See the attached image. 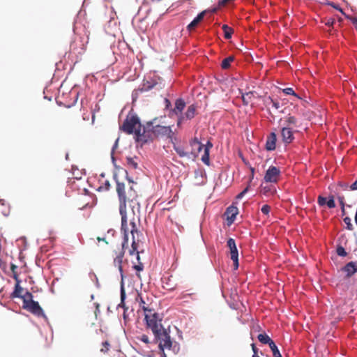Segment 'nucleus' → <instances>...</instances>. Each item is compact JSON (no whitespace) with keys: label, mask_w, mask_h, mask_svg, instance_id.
I'll list each match as a JSON object with an SVG mask.
<instances>
[{"label":"nucleus","mask_w":357,"mask_h":357,"mask_svg":"<svg viewBox=\"0 0 357 357\" xmlns=\"http://www.w3.org/2000/svg\"><path fill=\"white\" fill-rule=\"evenodd\" d=\"M234 56H229L226 58H225L221 63V68L224 70L229 68L231 66V63L234 61Z\"/></svg>","instance_id":"nucleus-26"},{"label":"nucleus","mask_w":357,"mask_h":357,"mask_svg":"<svg viewBox=\"0 0 357 357\" xmlns=\"http://www.w3.org/2000/svg\"><path fill=\"white\" fill-rule=\"evenodd\" d=\"M165 109H169L172 107L171 101L168 98H165Z\"/></svg>","instance_id":"nucleus-50"},{"label":"nucleus","mask_w":357,"mask_h":357,"mask_svg":"<svg viewBox=\"0 0 357 357\" xmlns=\"http://www.w3.org/2000/svg\"><path fill=\"white\" fill-rule=\"evenodd\" d=\"M111 160H112V164L116 163V158L114 157V153H111Z\"/></svg>","instance_id":"nucleus-64"},{"label":"nucleus","mask_w":357,"mask_h":357,"mask_svg":"<svg viewBox=\"0 0 357 357\" xmlns=\"http://www.w3.org/2000/svg\"><path fill=\"white\" fill-rule=\"evenodd\" d=\"M282 91L286 95H292V96H294L300 98L298 95L296 94L295 93V91H294V89L292 88H291V87L285 88V89H282Z\"/></svg>","instance_id":"nucleus-37"},{"label":"nucleus","mask_w":357,"mask_h":357,"mask_svg":"<svg viewBox=\"0 0 357 357\" xmlns=\"http://www.w3.org/2000/svg\"><path fill=\"white\" fill-rule=\"evenodd\" d=\"M335 23V20L333 18H329L326 22L325 24L328 27H332Z\"/></svg>","instance_id":"nucleus-47"},{"label":"nucleus","mask_w":357,"mask_h":357,"mask_svg":"<svg viewBox=\"0 0 357 357\" xmlns=\"http://www.w3.org/2000/svg\"><path fill=\"white\" fill-rule=\"evenodd\" d=\"M127 165L130 168L137 169L138 168V163L135 161L132 157H126Z\"/></svg>","instance_id":"nucleus-30"},{"label":"nucleus","mask_w":357,"mask_h":357,"mask_svg":"<svg viewBox=\"0 0 357 357\" xmlns=\"http://www.w3.org/2000/svg\"><path fill=\"white\" fill-rule=\"evenodd\" d=\"M151 130L155 137H167L171 138L173 134L171 126H163L152 124Z\"/></svg>","instance_id":"nucleus-7"},{"label":"nucleus","mask_w":357,"mask_h":357,"mask_svg":"<svg viewBox=\"0 0 357 357\" xmlns=\"http://www.w3.org/2000/svg\"><path fill=\"white\" fill-rule=\"evenodd\" d=\"M185 102L183 98H178L175 102V107L173 109H170V113L174 114L176 116H179L182 114V111L184 109L185 107Z\"/></svg>","instance_id":"nucleus-16"},{"label":"nucleus","mask_w":357,"mask_h":357,"mask_svg":"<svg viewBox=\"0 0 357 357\" xmlns=\"http://www.w3.org/2000/svg\"><path fill=\"white\" fill-rule=\"evenodd\" d=\"M252 346V351H253V354H255V352L257 353V354H258V349L256 347L255 344L254 343H252L251 344Z\"/></svg>","instance_id":"nucleus-63"},{"label":"nucleus","mask_w":357,"mask_h":357,"mask_svg":"<svg viewBox=\"0 0 357 357\" xmlns=\"http://www.w3.org/2000/svg\"><path fill=\"white\" fill-rule=\"evenodd\" d=\"M120 299H121L120 303L117 305L116 307H117V309H119V307H121L123 309V318L125 322H126L128 319V316H129L128 307L126 306V304H125L126 299L123 301V303H122L121 294H120Z\"/></svg>","instance_id":"nucleus-23"},{"label":"nucleus","mask_w":357,"mask_h":357,"mask_svg":"<svg viewBox=\"0 0 357 357\" xmlns=\"http://www.w3.org/2000/svg\"><path fill=\"white\" fill-rule=\"evenodd\" d=\"M351 190H357V179L349 186Z\"/></svg>","instance_id":"nucleus-55"},{"label":"nucleus","mask_w":357,"mask_h":357,"mask_svg":"<svg viewBox=\"0 0 357 357\" xmlns=\"http://www.w3.org/2000/svg\"><path fill=\"white\" fill-rule=\"evenodd\" d=\"M233 261L234 270L236 271L239 267L238 257H231Z\"/></svg>","instance_id":"nucleus-40"},{"label":"nucleus","mask_w":357,"mask_h":357,"mask_svg":"<svg viewBox=\"0 0 357 357\" xmlns=\"http://www.w3.org/2000/svg\"><path fill=\"white\" fill-rule=\"evenodd\" d=\"M277 136L274 132L270 133L266 138V149L267 151H274L276 148Z\"/></svg>","instance_id":"nucleus-15"},{"label":"nucleus","mask_w":357,"mask_h":357,"mask_svg":"<svg viewBox=\"0 0 357 357\" xmlns=\"http://www.w3.org/2000/svg\"><path fill=\"white\" fill-rule=\"evenodd\" d=\"M163 346H165V349L171 350L174 354H177L181 349L180 344L176 342H173L169 337H167L166 345L163 344Z\"/></svg>","instance_id":"nucleus-19"},{"label":"nucleus","mask_w":357,"mask_h":357,"mask_svg":"<svg viewBox=\"0 0 357 357\" xmlns=\"http://www.w3.org/2000/svg\"><path fill=\"white\" fill-rule=\"evenodd\" d=\"M157 84L158 83L155 79H144L142 86L139 87V91L141 93L149 91L153 89Z\"/></svg>","instance_id":"nucleus-21"},{"label":"nucleus","mask_w":357,"mask_h":357,"mask_svg":"<svg viewBox=\"0 0 357 357\" xmlns=\"http://www.w3.org/2000/svg\"><path fill=\"white\" fill-rule=\"evenodd\" d=\"M154 335V342H159L158 347L160 350H165V346L163 344L166 345V342L167 340V337L171 338V336L169 335V328H158L157 333H153Z\"/></svg>","instance_id":"nucleus-6"},{"label":"nucleus","mask_w":357,"mask_h":357,"mask_svg":"<svg viewBox=\"0 0 357 357\" xmlns=\"http://www.w3.org/2000/svg\"><path fill=\"white\" fill-rule=\"evenodd\" d=\"M132 267L138 272L142 271L144 269V265L141 261H139L138 264L134 265Z\"/></svg>","instance_id":"nucleus-42"},{"label":"nucleus","mask_w":357,"mask_h":357,"mask_svg":"<svg viewBox=\"0 0 357 357\" xmlns=\"http://www.w3.org/2000/svg\"><path fill=\"white\" fill-rule=\"evenodd\" d=\"M202 161L206 165H210V159H209V151L207 149H204V153L201 158Z\"/></svg>","instance_id":"nucleus-32"},{"label":"nucleus","mask_w":357,"mask_h":357,"mask_svg":"<svg viewBox=\"0 0 357 357\" xmlns=\"http://www.w3.org/2000/svg\"><path fill=\"white\" fill-rule=\"evenodd\" d=\"M248 190L249 186H247L242 192L237 195L236 199H241L244 197V195L248 192Z\"/></svg>","instance_id":"nucleus-41"},{"label":"nucleus","mask_w":357,"mask_h":357,"mask_svg":"<svg viewBox=\"0 0 357 357\" xmlns=\"http://www.w3.org/2000/svg\"><path fill=\"white\" fill-rule=\"evenodd\" d=\"M346 18L349 20L355 25L356 29L357 30V17L346 15Z\"/></svg>","instance_id":"nucleus-45"},{"label":"nucleus","mask_w":357,"mask_h":357,"mask_svg":"<svg viewBox=\"0 0 357 357\" xmlns=\"http://www.w3.org/2000/svg\"><path fill=\"white\" fill-rule=\"evenodd\" d=\"M144 320L147 327L152 331V333H157L158 328H163V326L161 324L162 319L157 312H154L151 316L146 314Z\"/></svg>","instance_id":"nucleus-4"},{"label":"nucleus","mask_w":357,"mask_h":357,"mask_svg":"<svg viewBox=\"0 0 357 357\" xmlns=\"http://www.w3.org/2000/svg\"><path fill=\"white\" fill-rule=\"evenodd\" d=\"M206 13V10H204L199 13L187 26L188 31H192L203 20Z\"/></svg>","instance_id":"nucleus-18"},{"label":"nucleus","mask_w":357,"mask_h":357,"mask_svg":"<svg viewBox=\"0 0 357 357\" xmlns=\"http://www.w3.org/2000/svg\"><path fill=\"white\" fill-rule=\"evenodd\" d=\"M89 276H90V278H91V280H93V278H94V279H95V280H96V286L98 288H99L100 285V284H99L98 279V278H97L96 275L94 273L91 272V273H89Z\"/></svg>","instance_id":"nucleus-43"},{"label":"nucleus","mask_w":357,"mask_h":357,"mask_svg":"<svg viewBox=\"0 0 357 357\" xmlns=\"http://www.w3.org/2000/svg\"><path fill=\"white\" fill-rule=\"evenodd\" d=\"M23 290V288L19 284H15L13 291L10 294V297L12 298H21L22 295L21 294V291Z\"/></svg>","instance_id":"nucleus-24"},{"label":"nucleus","mask_w":357,"mask_h":357,"mask_svg":"<svg viewBox=\"0 0 357 357\" xmlns=\"http://www.w3.org/2000/svg\"><path fill=\"white\" fill-rule=\"evenodd\" d=\"M238 213V209L233 204L226 208L225 215H227V225L230 226L236 220V215Z\"/></svg>","instance_id":"nucleus-11"},{"label":"nucleus","mask_w":357,"mask_h":357,"mask_svg":"<svg viewBox=\"0 0 357 357\" xmlns=\"http://www.w3.org/2000/svg\"><path fill=\"white\" fill-rule=\"evenodd\" d=\"M142 126L137 114L130 111L124 120L123 125L121 126V129L123 132L130 135L135 134L137 128H141Z\"/></svg>","instance_id":"nucleus-3"},{"label":"nucleus","mask_w":357,"mask_h":357,"mask_svg":"<svg viewBox=\"0 0 357 357\" xmlns=\"http://www.w3.org/2000/svg\"><path fill=\"white\" fill-rule=\"evenodd\" d=\"M123 242L124 244H128V234H123Z\"/></svg>","instance_id":"nucleus-57"},{"label":"nucleus","mask_w":357,"mask_h":357,"mask_svg":"<svg viewBox=\"0 0 357 357\" xmlns=\"http://www.w3.org/2000/svg\"><path fill=\"white\" fill-rule=\"evenodd\" d=\"M158 119L155 118L151 121L146 123L141 128H137L135 135V142L142 147L144 144H149L153 142V139L152 137L153 133L151 130V126L152 124H155Z\"/></svg>","instance_id":"nucleus-2"},{"label":"nucleus","mask_w":357,"mask_h":357,"mask_svg":"<svg viewBox=\"0 0 357 357\" xmlns=\"http://www.w3.org/2000/svg\"><path fill=\"white\" fill-rule=\"evenodd\" d=\"M105 188V190H109L110 188V183L109 181H105L104 185H102Z\"/></svg>","instance_id":"nucleus-58"},{"label":"nucleus","mask_w":357,"mask_h":357,"mask_svg":"<svg viewBox=\"0 0 357 357\" xmlns=\"http://www.w3.org/2000/svg\"><path fill=\"white\" fill-rule=\"evenodd\" d=\"M173 148L174 150L176 152V153L181 158L186 157L188 158H191V157H197L196 153H194L193 151L187 152L181 146L174 144Z\"/></svg>","instance_id":"nucleus-17"},{"label":"nucleus","mask_w":357,"mask_h":357,"mask_svg":"<svg viewBox=\"0 0 357 357\" xmlns=\"http://www.w3.org/2000/svg\"><path fill=\"white\" fill-rule=\"evenodd\" d=\"M122 261L123 259L121 258V257H116L114 263L115 266H118V269L120 272L121 275V282H120V287H121V299H122V303H123V301L126 298V293L125 290V284H124V274L123 271V267H122Z\"/></svg>","instance_id":"nucleus-9"},{"label":"nucleus","mask_w":357,"mask_h":357,"mask_svg":"<svg viewBox=\"0 0 357 357\" xmlns=\"http://www.w3.org/2000/svg\"><path fill=\"white\" fill-rule=\"evenodd\" d=\"M119 139L117 138L114 142V144H113L112 146V150H111V153H114L115 151V149L118 147V144H119Z\"/></svg>","instance_id":"nucleus-53"},{"label":"nucleus","mask_w":357,"mask_h":357,"mask_svg":"<svg viewBox=\"0 0 357 357\" xmlns=\"http://www.w3.org/2000/svg\"><path fill=\"white\" fill-rule=\"evenodd\" d=\"M317 203L319 206H324L326 205L329 208H334L335 207V199L333 195L328 197L326 199L325 197L319 195L317 198Z\"/></svg>","instance_id":"nucleus-13"},{"label":"nucleus","mask_w":357,"mask_h":357,"mask_svg":"<svg viewBox=\"0 0 357 357\" xmlns=\"http://www.w3.org/2000/svg\"><path fill=\"white\" fill-rule=\"evenodd\" d=\"M13 279L15 280L16 283L15 284H20L21 283V280L18 277V275L17 274V273H14V274H13Z\"/></svg>","instance_id":"nucleus-51"},{"label":"nucleus","mask_w":357,"mask_h":357,"mask_svg":"<svg viewBox=\"0 0 357 357\" xmlns=\"http://www.w3.org/2000/svg\"><path fill=\"white\" fill-rule=\"evenodd\" d=\"M344 222L346 224L347 227V229L349 230V231H352L354 229V226L351 223V220L349 217H345L344 218Z\"/></svg>","instance_id":"nucleus-36"},{"label":"nucleus","mask_w":357,"mask_h":357,"mask_svg":"<svg viewBox=\"0 0 357 357\" xmlns=\"http://www.w3.org/2000/svg\"><path fill=\"white\" fill-rule=\"evenodd\" d=\"M130 225L132 226L131 234L132 236H134L135 232H137V233L138 232V230H137V226H136V223L135 222V221H131Z\"/></svg>","instance_id":"nucleus-46"},{"label":"nucleus","mask_w":357,"mask_h":357,"mask_svg":"<svg viewBox=\"0 0 357 357\" xmlns=\"http://www.w3.org/2000/svg\"><path fill=\"white\" fill-rule=\"evenodd\" d=\"M266 104H272L273 107L276 109H278L280 107V104L278 100H274L271 96H268L266 100Z\"/></svg>","instance_id":"nucleus-31"},{"label":"nucleus","mask_w":357,"mask_h":357,"mask_svg":"<svg viewBox=\"0 0 357 357\" xmlns=\"http://www.w3.org/2000/svg\"><path fill=\"white\" fill-rule=\"evenodd\" d=\"M113 165L116 170H119V171L122 170L123 172V170L125 169H123L122 167H121L119 165H116V163L113 164Z\"/></svg>","instance_id":"nucleus-62"},{"label":"nucleus","mask_w":357,"mask_h":357,"mask_svg":"<svg viewBox=\"0 0 357 357\" xmlns=\"http://www.w3.org/2000/svg\"><path fill=\"white\" fill-rule=\"evenodd\" d=\"M123 172L125 173L126 174V178L127 179V181L129 182V183H133V179L132 178L128 176V172L126 169H124L123 170Z\"/></svg>","instance_id":"nucleus-54"},{"label":"nucleus","mask_w":357,"mask_h":357,"mask_svg":"<svg viewBox=\"0 0 357 357\" xmlns=\"http://www.w3.org/2000/svg\"><path fill=\"white\" fill-rule=\"evenodd\" d=\"M336 253L340 257H346L347 255V252L345 250L344 248L340 245H338L336 248Z\"/></svg>","instance_id":"nucleus-34"},{"label":"nucleus","mask_w":357,"mask_h":357,"mask_svg":"<svg viewBox=\"0 0 357 357\" xmlns=\"http://www.w3.org/2000/svg\"><path fill=\"white\" fill-rule=\"evenodd\" d=\"M222 29L224 31V36L226 39H230L233 34L232 28L229 27L227 24H223Z\"/></svg>","instance_id":"nucleus-27"},{"label":"nucleus","mask_w":357,"mask_h":357,"mask_svg":"<svg viewBox=\"0 0 357 357\" xmlns=\"http://www.w3.org/2000/svg\"><path fill=\"white\" fill-rule=\"evenodd\" d=\"M204 146V149H207L209 151L211 147H213V144L211 142L208 141L206 144L205 146Z\"/></svg>","instance_id":"nucleus-59"},{"label":"nucleus","mask_w":357,"mask_h":357,"mask_svg":"<svg viewBox=\"0 0 357 357\" xmlns=\"http://www.w3.org/2000/svg\"><path fill=\"white\" fill-rule=\"evenodd\" d=\"M23 308L27 310L29 312L38 317H43L45 319H47L45 314L44 313L43 308L40 307L38 301H29L28 303V301H24Z\"/></svg>","instance_id":"nucleus-5"},{"label":"nucleus","mask_w":357,"mask_h":357,"mask_svg":"<svg viewBox=\"0 0 357 357\" xmlns=\"http://www.w3.org/2000/svg\"><path fill=\"white\" fill-rule=\"evenodd\" d=\"M102 346L106 348L105 350L103 349H101L102 352H106L107 350H109V343L107 341H105L102 342Z\"/></svg>","instance_id":"nucleus-52"},{"label":"nucleus","mask_w":357,"mask_h":357,"mask_svg":"<svg viewBox=\"0 0 357 357\" xmlns=\"http://www.w3.org/2000/svg\"><path fill=\"white\" fill-rule=\"evenodd\" d=\"M328 5L331 6V7L334 8L335 9L339 10L341 12L342 15H344L346 17V13L343 11V10L340 7L339 5L335 3L334 2H328Z\"/></svg>","instance_id":"nucleus-38"},{"label":"nucleus","mask_w":357,"mask_h":357,"mask_svg":"<svg viewBox=\"0 0 357 357\" xmlns=\"http://www.w3.org/2000/svg\"><path fill=\"white\" fill-rule=\"evenodd\" d=\"M281 135L282 141L284 144H290L294 139V132L291 128L289 127H284L281 130Z\"/></svg>","instance_id":"nucleus-14"},{"label":"nucleus","mask_w":357,"mask_h":357,"mask_svg":"<svg viewBox=\"0 0 357 357\" xmlns=\"http://www.w3.org/2000/svg\"><path fill=\"white\" fill-rule=\"evenodd\" d=\"M254 91H249L247 93H241V99L243 101V104L245 106H248L250 103V100L253 96Z\"/></svg>","instance_id":"nucleus-25"},{"label":"nucleus","mask_w":357,"mask_h":357,"mask_svg":"<svg viewBox=\"0 0 357 357\" xmlns=\"http://www.w3.org/2000/svg\"><path fill=\"white\" fill-rule=\"evenodd\" d=\"M189 144L190 146L192 147L191 151H193L194 153H196L195 151L197 150V148L200 146V145L202 144L201 142L197 137L192 139L190 141Z\"/></svg>","instance_id":"nucleus-28"},{"label":"nucleus","mask_w":357,"mask_h":357,"mask_svg":"<svg viewBox=\"0 0 357 357\" xmlns=\"http://www.w3.org/2000/svg\"><path fill=\"white\" fill-rule=\"evenodd\" d=\"M337 199H338V202H339V204L340 205L341 207H345V203H344V198L343 196H339L337 197Z\"/></svg>","instance_id":"nucleus-48"},{"label":"nucleus","mask_w":357,"mask_h":357,"mask_svg":"<svg viewBox=\"0 0 357 357\" xmlns=\"http://www.w3.org/2000/svg\"><path fill=\"white\" fill-rule=\"evenodd\" d=\"M139 340L146 344H149L150 342L149 337L146 335H142Z\"/></svg>","instance_id":"nucleus-49"},{"label":"nucleus","mask_w":357,"mask_h":357,"mask_svg":"<svg viewBox=\"0 0 357 357\" xmlns=\"http://www.w3.org/2000/svg\"><path fill=\"white\" fill-rule=\"evenodd\" d=\"M280 173L278 167L271 165L266 171L264 180L266 183H277Z\"/></svg>","instance_id":"nucleus-8"},{"label":"nucleus","mask_w":357,"mask_h":357,"mask_svg":"<svg viewBox=\"0 0 357 357\" xmlns=\"http://www.w3.org/2000/svg\"><path fill=\"white\" fill-rule=\"evenodd\" d=\"M195 110L196 107L195 105H190L188 106L187 111L185 112L184 114H181V116H178V121H177V126H180V125L185 121V120H190L192 118H194L195 114Z\"/></svg>","instance_id":"nucleus-10"},{"label":"nucleus","mask_w":357,"mask_h":357,"mask_svg":"<svg viewBox=\"0 0 357 357\" xmlns=\"http://www.w3.org/2000/svg\"><path fill=\"white\" fill-rule=\"evenodd\" d=\"M113 178L116 183V192L119 201V213L121 216V231L122 234H128L125 184L119 181L116 172H114Z\"/></svg>","instance_id":"nucleus-1"},{"label":"nucleus","mask_w":357,"mask_h":357,"mask_svg":"<svg viewBox=\"0 0 357 357\" xmlns=\"http://www.w3.org/2000/svg\"><path fill=\"white\" fill-rule=\"evenodd\" d=\"M131 248L132 249H134L135 250H137V245L135 241V236H132V245H131Z\"/></svg>","instance_id":"nucleus-56"},{"label":"nucleus","mask_w":357,"mask_h":357,"mask_svg":"<svg viewBox=\"0 0 357 357\" xmlns=\"http://www.w3.org/2000/svg\"><path fill=\"white\" fill-rule=\"evenodd\" d=\"M139 93H141L140 91H139V88L137 89H135V90H134L132 91V98L133 101L136 100V99L137 98Z\"/></svg>","instance_id":"nucleus-44"},{"label":"nucleus","mask_w":357,"mask_h":357,"mask_svg":"<svg viewBox=\"0 0 357 357\" xmlns=\"http://www.w3.org/2000/svg\"><path fill=\"white\" fill-rule=\"evenodd\" d=\"M257 339L261 343L268 346L274 342L266 333H259Z\"/></svg>","instance_id":"nucleus-22"},{"label":"nucleus","mask_w":357,"mask_h":357,"mask_svg":"<svg viewBox=\"0 0 357 357\" xmlns=\"http://www.w3.org/2000/svg\"><path fill=\"white\" fill-rule=\"evenodd\" d=\"M288 126H294L298 127V119L294 116H289L286 120Z\"/></svg>","instance_id":"nucleus-33"},{"label":"nucleus","mask_w":357,"mask_h":357,"mask_svg":"<svg viewBox=\"0 0 357 357\" xmlns=\"http://www.w3.org/2000/svg\"><path fill=\"white\" fill-rule=\"evenodd\" d=\"M339 185H340L341 188H342L344 190H346V189H347V188H348V184H347V183H339Z\"/></svg>","instance_id":"nucleus-61"},{"label":"nucleus","mask_w":357,"mask_h":357,"mask_svg":"<svg viewBox=\"0 0 357 357\" xmlns=\"http://www.w3.org/2000/svg\"><path fill=\"white\" fill-rule=\"evenodd\" d=\"M21 298L22 299L23 301V305H24V301H28V303L29 302V301H33V295L31 292H29V291H26L25 294L24 295H22V297H21Z\"/></svg>","instance_id":"nucleus-35"},{"label":"nucleus","mask_w":357,"mask_h":357,"mask_svg":"<svg viewBox=\"0 0 357 357\" xmlns=\"http://www.w3.org/2000/svg\"><path fill=\"white\" fill-rule=\"evenodd\" d=\"M271 207L268 204H264L261 208V211L264 215H268L270 213Z\"/></svg>","instance_id":"nucleus-39"},{"label":"nucleus","mask_w":357,"mask_h":357,"mask_svg":"<svg viewBox=\"0 0 357 357\" xmlns=\"http://www.w3.org/2000/svg\"><path fill=\"white\" fill-rule=\"evenodd\" d=\"M341 271L346 273L347 278H351L357 273V261H351L347 263L341 268Z\"/></svg>","instance_id":"nucleus-12"},{"label":"nucleus","mask_w":357,"mask_h":357,"mask_svg":"<svg viewBox=\"0 0 357 357\" xmlns=\"http://www.w3.org/2000/svg\"><path fill=\"white\" fill-rule=\"evenodd\" d=\"M227 245L229 249L231 258L238 257V250L236 245V241L234 238H229L227 241Z\"/></svg>","instance_id":"nucleus-20"},{"label":"nucleus","mask_w":357,"mask_h":357,"mask_svg":"<svg viewBox=\"0 0 357 357\" xmlns=\"http://www.w3.org/2000/svg\"><path fill=\"white\" fill-rule=\"evenodd\" d=\"M17 268V266L15 265L14 264H10V269L13 272V274H14V273H16V269Z\"/></svg>","instance_id":"nucleus-60"},{"label":"nucleus","mask_w":357,"mask_h":357,"mask_svg":"<svg viewBox=\"0 0 357 357\" xmlns=\"http://www.w3.org/2000/svg\"><path fill=\"white\" fill-rule=\"evenodd\" d=\"M269 347L271 349L273 356L274 357H282L275 342H273L272 344H270Z\"/></svg>","instance_id":"nucleus-29"}]
</instances>
